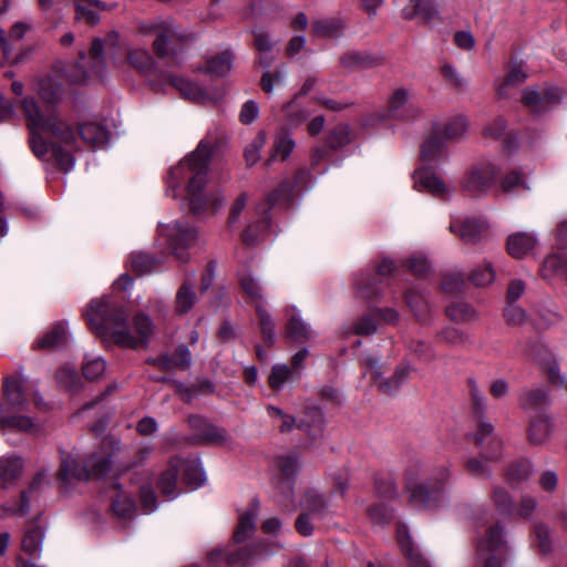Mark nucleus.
<instances>
[{
    "instance_id": "obj_1",
    "label": "nucleus",
    "mask_w": 567,
    "mask_h": 567,
    "mask_svg": "<svg viewBox=\"0 0 567 567\" xmlns=\"http://www.w3.org/2000/svg\"><path fill=\"white\" fill-rule=\"evenodd\" d=\"M21 107L33 154L45 159L51 151L61 169H71L74 165L72 152L78 150L76 134L71 125L54 113L43 112L33 97H24Z\"/></svg>"
},
{
    "instance_id": "obj_2",
    "label": "nucleus",
    "mask_w": 567,
    "mask_h": 567,
    "mask_svg": "<svg viewBox=\"0 0 567 567\" xmlns=\"http://www.w3.org/2000/svg\"><path fill=\"white\" fill-rule=\"evenodd\" d=\"M87 323L102 338L111 339L115 344L137 349L146 347L154 332L152 319L143 313L133 318V333L127 323V313L124 307L110 297L92 300L85 312Z\"/></svg>"
},
{
    "instance_id": "obj_3",
    "label": "nucleus",
    "mask_w": 567,
    "mask_h": 567,
    "mask_svg": "<svg viewBox=\"0 0 567 567\" xmlns=\"http://www.w3.org/2000/svg\"><path fill=\"white\" fill-rule=\"evenodd\" d=\"M213 150V141L202 140L196 150L172 167L167 175V186L173 197L177 196L176 189L186 184V197L194 214L204 213L210 206L217 210L223 205V198L205 192Z\"/></svg>"
},
{
    "instance_id": "obj_4",
    "label": "nucleus",
    "mask_w": 567,
    "mask_h": 567,
    "mask_svg": "<svg viewBox=\"0 0 567 567\" xmlns=\"http://www.w3.org/2000/svg\"><path fill=\"white\" fill-rule=\"evenodd\" d=\"M126 450L121 442L112 436L102 440L99 446L80 463L72 455L63 456L59 470V481L64 487H68L75 481H84L91 476H104L114 464L122 463Z\"/></svg>"
},
{
    "instance_id": "obj_5",
    "label": "nucleus",
    "mask_w": 567,
    "mask_h": 567,
    "mask_svg": "<svg viewBox=\"0 0 567 567\" xmlns=\"http://www.w3.org/2000/svg\"><path fill=\"white\" fill-rule=\"evenodd\" d=\"M154 33L153 50L161 59H168L173 63L178 62L182 44L192 41L193 34L181 31L173 22L165 21L150 25L144 30Z\"/></svg>"
},
{
    "instance_id": "obj_6",
    "label": "nucleus",
    "mask_w": 567,
    "mask_h": 567,
    "mask_svg": "<svg viewBox=\"0 0 567 567\" xmlns=\"http://www.w3.org/2000/svg\"><path fill=\"white\" fill-rule=\"evenodd\" d=\"M429 465L420 460L412 461L405 471L406 488L414 506L430 507L440 499V488L427 491Z\"/></svg>"
},
{
    "instance_id": "obj_7",
    "label": "nucleus",
    "mask_w": 567,
    "mask_h": 567,
    "mask_svg": "<svg viewBox=\"0 0 567 567\" xmlns=\"http://www.w3.org/2000/svg\"><path fill=\"white\" fill-rule=\"evenodd\" d=\"M501 168L488 159L474 163L464 174L461 187L473 197L485 195L495 184Z\"/></svg>"
},
{
    "instance_id": "obj_8",
    "label": "nucleus",
    "mask_w": 567,
    "mask_h": 567,
    "mask_svg": "<svg viewBox=\"0 0 567 567\" xmlns=\"http://www.w3.org/2000/svg\"><path fill=\"white\" fill-rule=\"evenodd\" d=\"M158 229L159 236L165 237L176 259L181 262L188 261L189 254L187 250L197 241V229L183 221L159 225Z\"/></svg>"
},
{
    "instance_id": "obj_9",
    "label": "nucleus",
    "mask_w": 567,
    "mask_h": 567,
    "mask_svg": "<svg viewBox=\"0 0 567 567\" xmlns=\"http://www.w3.org/2000/svg\"><path fill=\"white\" fill-rule=\"evenodd\" d=\"M506 553L503 529L498 525L491 526L485 537L477 544V559L483 567H502Z\"/></svg>"
},
{
    "instance_id": "obj_10",
    "label": "nucleus",
    "mask_w": 567,
    "mask_h": 567,
    "mask_svg": "<svg viewBox=\"0 0 567 567\" xmlns=\"http://www.w3.org/2000/svg\"><path fill=\"white\" fill-rule=\"evenodd\" d=\"M522 101L532 113L542 114L551 110L561 101V93L559 89L553 86L526 87L523 91Z\"/></svg>"
},
{
    "instance_id": "obj_11",
    "label": "nucleus",
    "mask_w": 567,
    "mask_h": 567,
    "mask_svg": "<svg viewBox=\"0 0 567 567\" xmlns=\"http://www.w3.org/2000/svg\"><path fill=\"white\" fill-rule=\"evenodd\" d=\"M525 352L547 374L550 383L564 386L565 378L560 374L556 358L546 344L540 341L532 342Z\"/></svg>"
},
{
    "instance_id": "obj_12",
    "label": "nucleus",
    "mask_w": 567,
    "mask_h": 567,
    "mask_svg": "<svg viewBox=\"0 0 567 567\" xmlns=\"http://www.w3.org/2000/svg\"><path fill=\"white\" fill-rule=\"evenodd\" d=\"M368 367L371 378L373 379L378 390L384 394H393L409 379L410 369L408 365L400 364L390 379H385L382 372V364L378 358H369Z\"/></svg>"
},
{
    "instance_id": "obj_13",
    "label": "nucleus",
    "mask_w": 567,
    "mask_h": 567,
    "mask_svg": "<svg viewBox=\"0 0 567 567\" xmlns=\"http://www.w3.org/2000/svg\"><path fill=\"white\" fill-rule=\"evenodd\" d=\"M412 91L408 87H396L388 97L386 107L388 113L393 118L409 121L417 117L421 114L420 107L410 104Z\"/></svg>"
},
{
    "instance_id": "obj_14",
    "label": "nucleus",
    "mask_w": 567,
    "mask_h": 567,
    "mask_svg": "<svg viewBox=\"0 0 567 567\" xmlns=\"http://www.w3.org/2000/svg\"><path fill=\"white\" fill-rule=\"evenodd\" d=\"M488 229L489 226L484 219H466L463 223H452L450 225V230L467 245H475L486 239Z\"/></svg>"
},
{
    "instance_id": "obj_15",
    "label": "nucleus",
    "mask_w": 567,
    "mask_h": 567,
    "mask_svg": "<svg viewBox=\"0 0 567 567\" xmlns=\"http://www.w3.org/2000/svg\"><path fill=\"white\" fill-rule=\"evenodd\" d=\"M110 499L111 511L118 518H131L135 513V503L130 493L123 489L118 483H112L105 491Z\"/></svg>"
},
{
    "instance_id": "obj_16",
    "label": "nucleus",
    "mask_w": 567,
    "mask_h": 567,
    "mask_svg": "<svg viewBox=\"0 0 567 567\" xmlns=\"http://www.w3.org/2000/svg\"><path fill=\"white\" fill-rule=\"evenodd\" d=\"M118 38L116 32H111L104 40L100 38L93 40L90 48V56L93 61L92 72L96 76H103L106 70L104 50L112 51L115 49L118 45Z\"/></svg>"
},
{
    "instance_id": "obj_17",
    "label": "nucleus",
    "mask_w": 567,
    "mask_h": 567,
    "mask_svg": "<svg viewBox=\"0 0 567 567\" xmlns=\"http://www.w3.org/2000/svg\"><path fill=\"white\" fill-rule=\"evenodd\" d=\"M489 444L492 446V451H484L482 453V458L473 457L470 458L466 462V471L470 475L478 478H489L491 472L487 467V461H497L501 456V450H502V443L495 439L492 437L489 441Z\"/></svg>"
},
{
    "instance_id": "obj_18",
    "label": "nucleus",
    "mask_w": 567,
    "mask_h": 567,
    "mask_svg": "<svg viewBox=\"0 0 567 567\" xmlns=\"http://www.w3.org/2000/svg\"><path fill=\"white\" fill-rule=\"evenodd\" d=\"M384 59L379 54L367 51H350L340 58L343 68L352 69H371L383 64Z\"/></svg>"
},
{
    "instance_id": "obj_19",
    "label": "nucleus",
    "mask_w": 567,
    "mask_h": 567,
    "mask_svg": "<svg viewBox=\"0 0 567 567\" xmlns=\"http://www.w3.org/2000/svg\"><path fill=\"white\" fill-rule=\"evenodd\" d=\"M79 134L89 147L102 148L109 141L110 132L97 122H85L79 126Z\"/></svg>"
},
{
    "instance_id": "obj_20",
    "label": "nucleus",
    "mask_w": 567,
    "mask_h": 567,
    "mask_svg": "<svg viewBox=\"0 0 567 567\" xmlns=\"http://www.w3.org/2000/svg\"><path fill=\"white\" fill-rule=\"evenodd\" d=\"M554 430V423L549 415L539 414L530 419L528 427V441L533 445L545 444Z\"/></svg>"
},
{
    "instance_id": "obj_21",
    "label": "nucleus",
    "mask_w": 567,
    "mask_h": 567,
    "mask_svg": "<svg viewBox=\"0 0 567 567\" xmlns=\"http://www.w3.org/2000/svg\"><path fill=\"white\" fill-rule=\"evenodd\" d=\"M68 342L66 322L60 321L51 327L33 343V349L53 350L64 347Z\"/></svg>"
},
{
    "instance_id": "obj_22",
    "label": "nucleus",
    "mask_w": 567,
    "mask_h": 567,
    "mask_svg": "<svg viewBox=\"0 0 567 567\" xmlns=\"http://www.w3.org/2000/svg\"><path fill=\"white\" fill-rule=\"evenodd\" d=\"M445 140L441 136V130L433 127L429 137L424 141L421 150L424 162H434L446 155Z\"/></svg>"
},
{
    "instance_id": "obj_23",
    "label": "nucleus",
    "mask_w": 567,
    "mask_h": 567,
    "mask_svg": "<svg viewBox=\"0 0 567 567\" xmlns=\"http://www.w3.org/2000/svg\"><path fill=\"white\" fill-rule=\"evenodd\" d=\"M537 243L530 233H515L507 238V251L514 258H523L533 251Z\"/></svg>"
},
{
    "instance_id": "obj_24",
    "label": "nucleus",
    "mask_w": 567,
    "mask_h": 567,
    "mask_svg": "<svg viewBox=\"0 0 567 567\" xmlns=\"http://www.w3.org/2000/svg\"><path fill=\"white\" fill-rule=\"evenodd\" d=\"M260 505L257 501H254L249 508L240 515L238 526L234 532V540L237 544L245 542L256 528V519L259 513Z\"/></svg>"
},
{
    "instance_id": "obj_25",
    "label": "nucleus",
    "mask_w": 567,
    "mask_h": 567,
    "mask_svg": "<svg viewBox=\"0 0 567 567\" xmlns=\"http://www.w3.org/2000/svg\"><path fill=\"white\" fill-rule=\"evenodd\" d=\"M518 401L524 410H537L550 404L549 392L542 386L524 389Z\"/></svg>"
},
{
    "instance_id": "obj_26",
    "label": "nucleus",
    "mask_w": 567,
    "mask_h": 567,
    "mask_svg": "<svg viewBox=\"0 0 567 567\" xmlns=\"http://www.w3.org/2000/svg\"><path fill=\"white\" fill-rule=\"evenodd\" d=\"M44 529L35 523H30L23 534L21 548L30 557H37L42 549Z\"/></svg>"
},
{
    "instance_id": "obj_27",
    "label": "nucleus",
    "mask_w": 567,
    "mask_h": 567,
    "mask_svg": "<svg viewBox=\"0 0 567 567\" xmlns=\"http://www.w3.org/2000/svg\"><path fill=\"white\" fill-rule=\"evenodd\" d=\"M433 127L441 130V136L446 142H457L465 136L468 130V120L464 115H456L446 120L442 125L435 124Z\"/></svg>"
},
{
    "instance_id": "obj_28",
    "label": "nucleus",
    "mask_w": 567,
    "mask_h": 567,
    "mask_svg": "<svg viewBox=\"0 0 567 567\" xmlns=\"http://www.w3.org/2000/svg\"><path fill=\"white\" fill-rule=\"evenodd\" d=\"M301 506L305 508V513H309L313 518H323L329 511L327 497L315 488L306 492Z\"/></svg>"
},
{
    "instance_id": "obj_29",
    "label": "nucleus",
    "mask_w": 567,
    "mask_h": 567,
    "mask_svg": "<svg viewBox=\"0 0 567 567\" xmlns=\"http://www.w3.org/2000/svg\"><path fill=\"white\" fill-rule=\"evenodd\" d=\"M178 470H183V478L186 484L198 487L205 482V472L198 458H175Z\"/></svg>"
},
{
    "instance_id": "obj_30",
    "label": "nucleus",
    "mask_w": 567,
    "mask_h": 567,
    "mask_svg": "<svg viewBox=\"0 0 567 567\" xmlns=\"http://www.w3.org/2000/svg\"><path fill=\"white\" fill-rule=\"evenodd\" d=\"M23 468L22 460L16 455L0 457V484L7 488L20 477Z\"/></svg>"
},
{
    "instance_id": "obj_31",
    "label": "nucleus",
    "mask_w": 567,
    "mask_h": 567,
    "mask_svg": "<svg viewBox=\"0 0 567 567\" xmlns=\"http://www.w3.org/2000/svg\"><path fill=\"white\" fill-rule=\"evenodd\" d=\"M295 146L296 143L293 138L287 132H279L275 136L271 154L265 162V165L270 166L278 158L286 161L292 153Z\"/></svg>"
},
{
    "instance_id": "obj_32",
    "label": "nucleus",
    "mask_w": 567,
    "mask_h": 567,
    "mask_svg": "<svg viewBox=\"0 0 567 567\" xmlns=\"http://www.w3.org/2000/svg\"><path fill=\"white\" fill-rule=\"evenodd\" d=\"M29 30L30 25L25 22L14 23L8 34L3 30H0V44L6 60L11 58L16 43L22 40Z\"/></svg>"
},
{
    "instance_id": "obj_33",
    "label": "nucleus",
    "mask_w": 567,
    "mask_h": 567,
    "mask_svg": "<svg viewBox=\"0 0 567 567\" xmlns=\"http://www.w3.org/2000/svg\"><path fill=\"white\" fill-rule=\"evenodd\" d=\"M74 6L76 19L85 20L91 25L99 22V11L106 9L100 0H75Z\"/></svg>"
},
{
    "instance_id": "obj_34",
    "label": "nucleus",
    "mask_w": 567,
    "mask_h": 567,
    "mask_svg": "<svg viewBox=\"0 0 567 567\" xmlns=\"http://www.w3.org/2000/svg\"><path fill=\"white\" fill-rule=\"evenodd\" d=\"M272 553L274 550L265 548V545L259 543L256 546H246L237 549L236 551L228 553L226 561L229 566L244 565L252 560L257 555L264 554L265 556H268Z\"/></svg>"
},
{
    "instance_id": "obj_35",
    "label": "nucleus",
    "mask_w": 567,
    "mask_h": 567,
    "mask_svg": "<svg viewBox=\"0 0 567 567\" xmlns=\"http://www.w3.org/2000/svg\"><path fill=\"white\" fill-rule=\"evenodd\" d=\"M354 140V134L348 124L336 125L326 137V145L331 151H338L351 144Z\"/></svg>"
},
{
    "instance_id": "obj_36",
    "label": "nucleus",
    "mask_w": 567,
    "mask_h": 567,
    "mask_svg": "<svg viewBox=\"0 0 567 567\" xmlns=\"http://www.w3.org/2000/svg\"><path fill=\"white\" fill-rule=\"evenodd\" d=\"M173 86H175L183 96L197 103H205L210 97L208 94L197 84L183 78L172 76L169 79Z\"/></svg>"
},
{
    "instance_id": "obj_37",
    "label": "nucleus",
    "mask_w": 567,
    "mask_h": 567,
    "mask_svg": "<svg viewBox=\"0 0 567 567\" xmlns=\"http://www.w3.org/2000/svg\"><path fill=\"white\" fill-rule=\"evenodd\" d=\"M415 185L423 187L430 193L444 196L449 193V188L445 183L435 174L421 169L415 173Z\"/></svg>"
},
{
    "instance_id": "obj_38",
    "label": "nucleus",
    "mask_w": 567,
    "mask_h": 567,
    "mask_svg": "<svg viewBox=\"0 0 567 567\" xmlns=\"http://www.w3.org/2000/svg\"><path fill=\"white\" fill-rule=\"evenodd\" d=\"M346 23L339 18L317 20L312 23V33L320 38H336L342 34Z\"/></svg>"
},
{
    "instance_id": "obj_39",
    "label": "nucleus",
    "mask_w": 567,
    "mask_h": 567,
    "mask_svg": "<svg viewBox=\"0 0 567 567\" xmlns=\"http://www.w3.org/2000/svg\"><path fill=\"white\" fill-rule=\"evenodd\" d=\"M127 62L142 74H150L154 69V60L146 49L134 48L127 50Z\"/></svg>"
},
{
    "instance_id": "obj_40",
    "label": "nucleus",
    "mask_w": 567,
    "mask_h": 567,
    "mask_svg": "<svg viewBox=\"0 0 567 567\" xmlns=\"http://www.w3.org/2000/svg\"><path fill=\"white\" fill-rule=\"evenodd\" d=\"M177 476H178V467L175 462V458H173L169 463L168 468L161 475L159 481H158V487H159L162 494L167 499H174L178 495V492L176 489Z\"/></svg>"
},
{
    "instance_id": "obj_41",
    "label": "nucleus",
    "mask_w": 567,
    "mask_h": 567,
    "mask_svg": "<svg viewBox=\"0 0 567 567\" xmlns=\"http://www.w3.org/2000/svg\"><path fill=\"white\" fill-rule=\"evenodd\" d=\"M197 296L195 288L189 282H184L177 290L175 297V311L178 315L188 313L195 306Z\"/></svg>"
},
{
    "instance_id": "obj_42",
    "label": "nucleus",
    "mask_w": 567,
    "mask_h": 567,
    "mask_svg": "<svg viewBox=\"0 0 567 567\" xmlns=\"http://www.w3.org/2000/svg\"><path fill=\"white\" fill-rule=\"evenodd\" d=\"M286 122L290 127H298L306 122L309 117L310 112L301 105L298 100V95H295L285 106Z\"/></svg>"
},
{
    "instance_id": "obj_43",
    "label": "nucleus",
    "mask_w": 567,
    "mask_h": 567,
    "mask_svg": "<svg viewBox=\"0 0 567 567\" xmlns=\"http://www.w3.org/2000/svg\"><path fill=\"white\" fill-rule=\"evenodd\" d=\"M234 55L229 50L223 51L207 61L206 71L214 76H225L231 70Z\"/></svg>"
},
{
    "instance_id": "obj_44",
    "label": "nucleus",
    "mask_w": 567,
    "mask_h": 567,
    "mask_svg": "<svg viewBox=\"0 0 567 567\" xmlns=\"http://www.w3.org/2000/svg\"><path fill=\"white\" fill-rule=\"evenodd\" d=\"M4 394L7 402L12 408L23 409L27 400L22 386V382L16 378H9L4 382Z\"/></svg>"
},
{
    "instance_id": "obj_45",
    "label": "nucleus",
    "mask_w": 567,
    "mask_h": 567,
    "mask_svg": "<svg viewBox=\"0 0 567 567\" xmlns=\"http://www.w3.org/2000/svg\"><path fill=\"white\" fill-rule=\"evenodd\" d=\"M446 316L456 323H468L477 319L476 311L463 301L453 302L446 307Z\"/></svg>"
},
{
    "instance_id": "obj_46",
    "label": "nucleus",
    "mask_w": 567,
    "mask_h": 567,
    "mask_svg": "<svg viewBox=\"0 0 567 567\" xmlns=\"http://www.w3.org/2000/svg\"><path fill=\"white\" fill-rule=\"evenodd\" d=\"M468 393L472 402V410L475 417H482L487 412V400L483 391L480 389L475 379L470 378L466 381Z\"/></svg>"
},
{
    "instance_id": "obj_47",
    "label": "nucleus",
    "mask_w": 567,
    "mask_h": 567,
    "mask_svg": "<svg viewBox=\"0 0 567 567\" xmlns=\"http://www.w3.org/2000/svg\"><path fill=\"white\" fill-rule=\"evenodd\" d=\"M130 265L136 274L146 275L156 270L161 262L146 252H134L130 257Z\"/></svg>"
},
{
    "instance_id": "obj_48",
    "label": "nucleus",
    "mask_w": 567,
    "mask_h": 567,
    "mask_svg": "<svg viewBox=\"0 0 567 567\" xmlns=\"http://www.w3.org/2000/svg\"><path fill=\"white\" fill-rule=\"evenodd\" d=\"M450 478L451 471L447 465H442L433 468L429 466L427 491L433 495V489L440 488L441 497L443 488L450 482Z\"/></svg>"
},
{
    "instance_id": "obj_49",
    "label": "nucleus",
    "mask_w": 567,
    "mask_h": 567,
    "mask_svg": "<svg viewBox=\"0 0 567 567\" xmlns=\"http://www.w3.org/2000/svg\"><path fill=\"white\" fill-rule=\"evenodd\" d=\"M286 336L292 341L303 342L310 339L311 331L299 316L293 315L287 323Z\"/></svg>"
},
{
    "instance_id": "obj_50",
    "label": "nucleus",
    "mask_w": 567,
    "mask_h": 567,
    "mask_svg": "<svg viewBox=\"0 0 567 567\" xmlns=\"http://www.w3.org/2000/svg\"><path fill=\"white\" fill-rule=\"evenodd\" d=\"M527 79L526 73L523 71L522 66L515 64L508 71L506 78L503 83L497 87V95L499 97H506L508 95V89L512 86H518L525 82Z\"/></svg>"
},
{
    "instance_id": "obj_51",
    "label": "nucleus",
    "mask_w": 567,
    "mask_h": 567,
    "mask_svg": "<svg viewBox=\"0 0 567 567\" xmlns=\"http://www.w3.org/2000/svg\"><path fill=\"white\" fill-rule=\"evenodd\" d=\"M267 141V135L264 131L258 134L247 144L244 150V157L248 166L255 165L260 159V151L264 148Z\"/></svg>"
},
{
    "instance_id": "obj_52",
    "label": "nucleus",
    "mask_w": 567,
    "mask_h": 567,
    "mask_svg": "<svg viewBox=\"0 0 567 567\" xmlns=\"http://www.w3.org/2000/svg\"><path fill=\"white\" fill-rule=\"evenodd\" d=\"M414 12L406 14L408 19H412L414 14H420L425 21L431 22L440 18V12L434 3V0H411Z\"/></svg>"
},
{
    "instance_id": "obj_53",
    "label": "nucleus",
    "mask_w": 567,
    "mask_h": 567,
    "mask_svg": "<svg viewBox=\"0 0 567 567\" xmlns=\"http://www.w3.org/2000/svg\"><path fill=\"white\" fill-rule=\"evenodd\" d=\"M436 340L439 343L456 347L466 343L468 336L460 329L445 327L436 333Z\"/></svg>"
},
{
    "instance_id": "obj_54",
    "label": "nucleus",
    "mask_w": 567,
    "mask_h": 567,
    "mask_svg": "<svg viewBox=\"0 0 567 567\" xmlns=\"http://www.w3.org/2000/svg\"><path fill=\"white\" fill-rule=\"evenodd\" d=\"M0 426L3 429H13L23 432H34L38 427L30 417L24 415L0 417Z\"/></svg>"
},
{
    "instance_id": "obj_55",
    "label": "nucleus",
    "mask_w": 567,
    "mask_h": 567,
    "mask_svg": "<svg viewBox=\"0 0 567 567\" xmlns=\"http://www.w3.org/2000/svg\"><path fill=\"white\" fill-rule=\"evenodd\" d=\"M533 466L529 461H519L509 465L506 470V478L512 483H522L532 475Z\"/></svg>"
},
{
    "instance_id": "obj_56",
    "label": "nucleus",
    "mask_w": 567,
    "mask_h": 567,
    "mask_svg": "<svg viewBox=\"0 0 567 567\" xmlns=\"http://www.w3.org/2000/svg\"><path fill=\"white\" fill-rule=\"evenodd\" d=\"M405 298L408 306L417 319L423 320L427 317L430 313V306L423 295L415 291H409Z\"/></svg>"
},
{
    "instance_id": "obj_57",
    "label": "nucleus",
    "mask_w": 567,
    "mask_h": 567,
    "mask_svg": "<svg viewBox=\"0 0 567 567\" xmlns=\"http://www.w3.org/2000/svg\"><path fill=\"white\" fill-rule=\"evenodd\" d=\"M259 326L267 343L272 344L275 339V323L270 313L261 306H256Z\"/></svg>"
},
{
    "instance_id": "obj_58",
    "label": "nucleus",
    "mask_w": 567,
    "mask_h": 567,
    "mask_svg": "<svg viewBox=\"0 0 567 567\" xmlns=\"http://www.w3.org/2000/svg\"><path fill=\"white\" fill-rule=\"evenodd\" d=\"M255 45L258 51L264 54L259 56V63L264 68H269L271 64V59L268 56V53L271 51L274 45L269 35L261 30L255 31Z\"/></svg>"
},
{
    "instance_id": "obj_59",
    "label": "nucleus",
    "mask_w": 567,
    "mask_h": 567,
    "mask_svg": "<svg viewBox=\"0 0 567 567\" xmlns=\"http://www.w3.org/2000/svg\"><path fill=\"white\" fill-rule=\"evenodd\" d=\"M501 187H502L503 192L508 193V194H516L522 190L525 192L528 189V186H527L523 175L515 171L507 174L503 178V181L501 183Z\"/></svg>"
},
{
    "instance_id": "obj_60",
    "label": "nucleus",
    "mask_w": 567,
    "mask_h": 567,
    "mask_svg": "<svg viewBox=\"0 0 567 567\" xmlns=\"http://www.w3.org/2000/svg\"><path fill=\"white\" fill-rule=\"evenodd\" d=\"M495 279V271L491 264H484L471 272L470 280L477 287H485Z\"/></svg>"
},
{
    "instance_id": "obj_61",
    "label": "nucleus",
    "mask_w": 567,
    "mask_h": 567,
    "mask_svg": "<svg viewBox=\"0 0 567 567\" xmlns=\"http://www.w3.org/2000/svg\"><path fill=\"white\" fill-rule=\"evenodd\" d=\"M537 506L538 502L535 497L523 495L513 508V513L520 518L530 519L537 509Z\"/></svg>"
},
{
    "instance_id": "obj_62",
    "label": "nucleus",
    "mask_w": 567,
    "mask_h": 567,
    "mask_svg": "<svg viewBox=\"0 0 567 567\" xmlns=\"http://www.w3.org/2000/svg\"><path fill=\"white\" fill-rule=\"evenodd\" d=\"M291 375L292 372L286 364L274 365L269 375L270 388L274 390H281Z\"/></svg>"
},
{
    "instance_id": "obj_63",
    "label": "nucleus",
    "mask_w": 567,
    "mask_h": 567,
    "mask_svg": "<svg viewBox=\"0 0 567 567\" xmlns=\"http://www.w3.org/2000/svg\"><path fill=\"white\" fill-rule=\"evenodd\" d=\"M399 540L402 547V550L404 551L405 556L408 557L410 561L411 567H430L427 561L423 558V556L414 550L412 547L410 540L406 538H403L402 532L399 530Z\"/></svg>"
},
{
    "instance_id": "obj_64",
    "label": "nucleus",
    "mask_w": 567,
    "mask_h": 567,
    "mask_svg": "<svg viewBox=\"0 0 567 567\" xmlns=\"http://www.w3.org/2000/svg\"><path fill=\"white\" fill-rule=\"evenodd\" d=\"M543 272L544 277L557 274L567 275V266L564 264L563 258L559 255L553 254L545 258L543 262Z\"/></svg>"
}]
</instances>
